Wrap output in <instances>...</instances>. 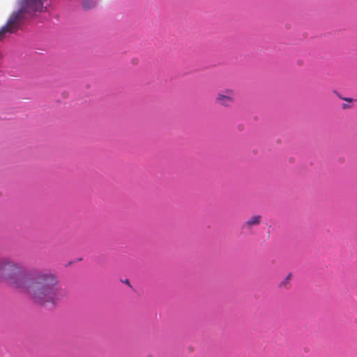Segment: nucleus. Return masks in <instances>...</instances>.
<instances>
[{
  "label": "nucleus",
  "mask_w": 357,
  "mask_h": 357,
  "mask_svg": "<svg viewBox=\"0 0 357 357\" xmlns=\"http://www.w3.org/2000/svg\"><path fill=\"white\" fill-rule=\"evenodd\" d=\"M0 282L26 294L33 304L40 307H56L68 294L55 273L26 268L7 258H0Z\"/></svg>",
  "instance_id": "obj_1"
},
{
  "label": "nucleus",
  "mask_w": 357,
  "mask_h": 357,
  "mask_svg": "<svg viewBox=\"0 0 357 357\" xmlns=\"http://www.w3.org/2000/svg\"><path fill=\"white\" fill-rule=\"evenodd\" d=\"M43 1H19V9L11 13L6 24L0 29V41L6 38L7 34L15 33L20 29L24 22L25 14H31L37 11H41L43 8Z\"/></svg>",
  "instance_id": "obj_2"
},
{
  "label": "nucleus",
  "mask_w": 357,
  "mask_h": 357,
  "mask_svg": "<svg viewBox=\"0 0 357 357\" xmlns=\"http://www.w3.org/2000/svg\"><path fill=\"white\" fill-rule=\"evenodd\" d=\"M235 100L236 94L234 90L227 88L217 93L214 102L218 106L229 108L234 104Z\"/></svg>",
  "instance_id": "obj_3"
},
{
  "label": "nucleus",
  "mask_w": 357,
  "mask_h": 357,
  "mask_svg": "<svg viewBox=\"0 0 357 357\" xmlns=\"http://www.w3.org/2000/svg\"><path fill=\"white\" fill-rule=\"evenodd\" d=\"M261 219V215H253L242 224L241 229L245 231H251L254 227L260 225Z\"/></svg>",
  "instance_id": "obj_4"
},
{
  "label": "nucleus",
  "mask_w": 357,
  "mask_h": 357,
  "mask_svg": "<svg viewBox=\"0 0 357 357\" xmlns=\"http://www.w3.org/2000/svg\"><path fill=\"white\" fill-rule=\"evenodd\" d=\"M291 273H289L279 284V287L284 289H289L291 287Z\"/></svg>",
  "instance_id": "obj_5"
},
{
  "label": "nucleus",
  "mask_w": 357,
  "mask_h": 357,
  "mask_svg": "<svg viewBox=\"0 0 357 357\" xmlns=\"http://www.w3.org/2000/svg\"><path fill=\"white\" fill-rule=\"evenodd\" d=\"M98 0H83V7L85 9H89L95 6Z\"/></svg>",
  "instance_id": "obj_6"
},
{
  "label": "nucleus",
  "mask_w": 357,
  "mask_h": 357,
  "mask_svg": "<svg viewBox=\"0 0 357 357\" xmlns=\"http://www.w3.org/2000/svg\"><path fill=\"white\" fill-rule=\"evenodd\" d=\"M342 99L349 102H352V98H343Z\"/></svg>",
  "instance_id": "obj_7"
},
{
  "label": "nucleus",
  "mask_w": 357,
  "mask_h": 357,
  "mask_svg": "<svg viewBox=\"0 0 357 357\" xmlns=\"http://www.w3.org/2000/svg\"><path fill=\"white\" fill-rule=\"evenodd\" d=\"M342 107V109H345L350 107V106L347 104H343Z\"/></svg>",
  "instance_id": "obj_8"
},
{
  "label": "nucleus",
  "mask_w": 357,
  "mask_h": 357,
  "mask_svg": "<svg viewBox=\"0 0 357 357\" xmlns=\"http://www.w3.org/2000/svg\"><path fill=\"white\" fill-rule=\"evenodd\" d=\"M125 282H126V284H129V280H126Z\"/></svg>",
  "instance_id": "obj_9"
}]
</instances>
